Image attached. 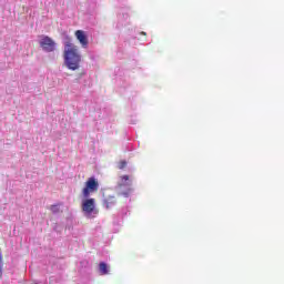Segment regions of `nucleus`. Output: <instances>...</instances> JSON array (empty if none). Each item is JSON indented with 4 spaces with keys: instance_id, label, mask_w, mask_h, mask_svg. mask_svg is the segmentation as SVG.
Returning <instances> with one entry per match:
<instances>
[{
    "instance_id": "f8f14e48",
    "label": "nucleus",
    "mask_w": 284,
    "mask_h": 284,
    "mask_svg": "<svg viewBox=\"0 0 284 284\" xmlns=\"http://www.w3.org/2000/svg\"><path fill=\"white\" fill-rule=\"evenodd\" d=\"M142 34H145V32H142Z\"/></svg>"
},
{
    "instance_id": "6e6552de",
    "label": "nucleus",
    "mask_w": 284,
    "mask_h": 284,
    "mask_svg": "<svg viewBox=\"0 0 284 284\" xmlns=\"http://www.w3.org/2000/svg\"><path fill=\"white\" fill-rule=\"evenodd\" d=\"M99 268H100V274L102 275L108 274V264H105L104 262L99 264Z\"/></svg>"
},
{
    "instance_id": "7ed1b4c3",
    "label": "nucleus",
    "mask_w": 284,
    "mask_h": 284,
    "mask_svg": "<svg viewBox=\"0 0 284 284\" xmlns=\"http://www.w3.org/2000/svg\"><path fill=\"white\" fill-rule=\"evenodd\" d=\"M40 47L42 48V50H44V52H54L57 43L54 42V40H52V38L44 36L40 40Z\"/></svg>"
},
{
    "instance_id": "9b49d317",
    "label": "nucleus",
    "mask_w": 284,
    "mask_h": 284,
    "mask_svg": "<svg viewBox=\"0 0 284 284\" xmlns=\"http://www.w3.org/2000/svg\"><path fill=\"white\" fill-rule=\"evenodd\" d=\"M128 165V162L121 161L118 165L119 170H124V168Z\"/></svg>"
},
{
    "instance_id": "f257e3e1",
    "label": "nucleus",
    "mask_w": 284,
    "mask_h": 284,
    "mask_svg": "<svg viewBox=\"0 0 284 284\" xmlns=\"http://www.w3.org/2000/svg\"><path fill=\"white\" fill-rule=\"evenodd\" d=\"M63 57L69 70L75 71L81 68V53H79V48L72 43V38H67L64 42Z\"/></svg>"
},
{
    "instance_id": "1a4fd4ad",
    "label": "nucleus",
    "mask_w": 284,
    "mask_h": 284,
    "mask_svg": "<svg viewBox=\"0 0 284 284\" xmlns=\"http://www.w3.org/2000/svg\"><path fill=\"white\" fill-rule=\"evenodd\" d=\"M50 210H51L52 214H59V212L61 211V210L59 209V205H58V204L51 205V206H50Z\"/></svg>"
},
{
    "instance_id": "423d86ee",
    "label": "nucleus",
    "mask_w": 284,
    "mask_h": 284,
    "mask_svg": "<svg viewBox=\"0 0 284 284\" xmlns=\"http://www.w3.org/2000/svg\"><path fill=\"white\" fill-rule=\"evenodd\" d=\"M116 205V197L112 195H108L103 200V206L106 207V210H110V207H114Z\"/></svg>"
},
{
    "instance_id": "9d476101",
    "label": "nucleus",
    "mask_w": 284,
    "mask_h": 284,
    "mask_svg": "<svg viewBox=\"0 0 284 284\" xmlns=\"http://www.w3.org/2000/svg\"><path fill=\"white\" fill-rule=\"evenodd\" d=\"M2 261H3V255H1V252H0V278L3 277V267L1 266Z\"/></svg>"
},
{
    "instance_id": "f03ea898",
    "label": "nucleus",
    "mask_w": 284,
    "mask_h": 284,
    "mask_svg": "<svg viewBox=\"0 0 284 284\" xmlns=\"http://www.w3.org/2000/svg\"><path fill=\"white\" fill-rule=\"evenodd\" d=\"M98 191H99V182L94 178H89L88 181L85 182L84 189L82 190V194L84 199H89L90 194Z\"/></svg>"
},
{
    "instance_id": "20e7f679",
    "label": "nucleus",
    "mask_w": 284,
    "mask_h": 284,
    "mask_svg": "<svg viewBox=\"0 0 284 284\" xmlns=\"http://www.w3.org/2000/svg\"><path fill=\"white\" fill-rule=\"evenodd\" d=\"M94 207H97V204L93 197L82 201V211H84L87 214H92V212H94Z\"/></svg>"
},
{
    "instance_id": "39448f33",
    "label": "nucleus",
    "mask_w": 284,
    "mask_h": 284,
    "mask_svg": "<svg viewBox=\"0 0 284 284\" xmlns=\"http://www.w3.org/2000/svg\"><path fill=\"white\" fill-rule=\"evenodd\" d=\"M75 39H78L79 43L82 45V48H88L89 40H88V34L83 30H77L74 32Z\"/></svg>"
},
{
    "instance_id": "0eeeda50",
    "label": "nucleus",
    "mask_w": 284,
    "mask_h": 284,
    "mask_svg": "<svg viewBox=\"0 0 284 284\" xmlns=\"http://www.w3.org/2000/svg\"><path fill=\"white\" fill-rule=\"evenodd\" d=\"M120 183H119V187H123L124 185H130V183H128V181H130V175H122L120 176Z\"/></svg>"
}]
</instances>
